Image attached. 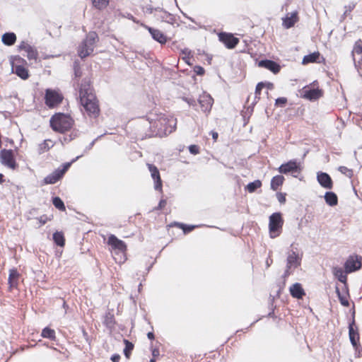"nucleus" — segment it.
<instances>
[{
  "label": "nucleus",
  "mask_w": 362,
  "mask_h": 362,
  "mask_svg": "<svg viewBox=\"0 0 362 362\" xmlns=\"http://www.w3.org/2000/svg\"><path fill=\"white\" fill-rule=\"evenodd\" d=\"M146 120L148 121L150 129H153L149 136L162 137L171 134L176 128V119L164 114H150Z\"/></svg>",
  "instance_id": "f257e3e1"
},
{
  "label": "nucleus",
  "mask_w": 362,
  "mask_h": 362,
  "mask_svg": "<svg viewBox=\"0 0 362 362\" xmlns=\"http://www.w3.org/2000/svg\"><path fill=\"white\" fill-rule=\"evenodd\" d=\"M79 98L81 104L90 117H96L100 112L95 95L93 93L90 81L85 78L79 88Z\"/></svg>",
  "instance_id": "f03ea898"
},
{
  "label": "nucleus",
  "mask_w": 362,
  "mask_h": 362,
  "mask_svg": "<svg viewBox=\"0 0 362 362\" xmlns=\"http://www.w3.org/2000/svg\"><path fill=\"white\" fill-rule=\"evenodd\" d=\"M49 122L54 132L64 133L71 129L74 121L69 115L57 113L51 117Z\"/></svg>",
  "instance_id": "7ed1b4c3"
},
{
  "label": "nucleus",
  "mask_w": 362,
  "mask_h": 362,
  "mask_svg": "<svg viewBox=\"0 0 362 362\" xmlns=\"http://www.w3.org/2000/svg\"><path fill=\"white\" fill-rule=\"evenodd\" d=\"M98 40V36L95 32H89L86 39L78 47V55L81 59L89 56L94 50V45Z\"/></svg>",
  "instance_id": "20e7f679"
},
{
  "label": "nucleus",
  "mask_w": 362,
  "mask_h": 362,
  "mask_svg": "<svg viewBox=\"0 0 362 362\" xmlns=\"http://www.w3.org/2000/svg\"><path fill=\"white\" fill-rule=\"evenodd\" d=\"M278 171L281 174L288 175L291 174L293 177L301 178L299 176L301 174L302 166L300 162L296 159H292L286 163H282L278 168Z\"/></svg>",
  "instance_id": "39448f33"
},
{
  "label": "nucleus",
  "mask_w": 362,
  "mask_h": 362,
  "mask_svg": "<svg viewBox=\"0 0 362 362\" xmlns=\"http://www.w3.org/2000/svg\"><path fill=\"white\" fill-rule=\"evenodd\" d=\"M284 224V219L280 212L273 213L269 216V229L271 238H274L279 235Z\"/></svg>",
  "instance_id": "423d86ee"
},
{
  "label": "nucleus",
  "mask_w": 362,
  "mask_h": 362,
  "mask_svg": "<svg viewBox=\"0 0 362 362\" xmlns=\"http://www.w3.org/2000/svg\"><path fill=\"white\" fill-rule=\"evenodd\" d=\"M349 337L351 344L356 351L358 349L359 347V333L358 330V327L356 325L355 322V311L353 310L352 313V320L349 324Z\"/></svg>",
  "instance_id": "0eeeda50"
},
{
  "label": "nucleus",
  "mask_w": 362,
  "mask_h": 362,
  "mask_svg": "<svg viewBox=\"0 0 362 362\" xmlns=\"http://www.w3.org/2000/svg\"><path fill=\"white\" fill-rule=\"evenodd\" d=\"M0 160L2 165L11 169L15 170L18 167L11 149H2L0 151Z\"/></svg>",
  "instance_id": "6e6552de"
},
{
  "label": "nucleus",
  "mask_w": 362,
  "mask_h": 362,
  "mask_svg": "<svg viewBox=\"0 0 362 362\" xmlns=\"http://www.w3.org/2000/svg\"><path fill=\"white\" fill-rule=\"evenodd\" d=\"M45 104L49 107L52 108L62 103L63 96L56 90L47 89L45 92Z\"/></svg>",
  "instance_id": "1a4fd4ad"
},
{
  "label": "nucleus",
  "mask_w": 362,
  "mask_h": 362,
  "mask_svg": "<svg viewBox=\"0 0 362 362\" xmlns=\"http://www.w3.org/2000/svg\"><path fill=\"white\" fill-rule=\"evenodd\" d=\"M362 257L358 255H351L344 263L346 273H351L361 269Z\"/></svg>",
  "instance_id": "9d476101"
},
{
  "label": "nucleus",
  "mask_w": 362,
  "mask_h": 362,
  "mask_svg": "<svg viewBox=\"0 0 362 362\" xmlns=\"http://www.w3.org/2000/svg\"><path fill=\"white\" fill-rule=\"evenodd\" d=\"M218 38L228 49H233L239 42L238 38L234 37L232 34L221 33Z\"/></svg>",
  "instance_id": "9b49d317"
},
{
  "label": "nucleus",
  "mask_w": 362,
  "mask_h": 362,
  "mask_svg": "<svg viewBox=\"0 0 362 362\" xmlns=\"http://www.w3.org/2000/svg\"><path fill=\"white\" fill-rule=\"evenodd\" d=\"M147 166L151 173V177L154 180V189L157 191H162L163 184L158 168L149 163L147 164Z\"/></svg>",
  "instance_id": "f8f14e48"
},
{
  "label": "nucleus",
  "mask_w": 362,
  "mask_h": 362,
  "mask_svg": "<svg viewBox=\"0 0 362 362\" xmlns=\"http://www.w3.org/2000/svg\"><path fill=\"white\" fill-rule=\"evenodd\" d=\"M302 95L304 98L313 101L322 96V90L319 88H313L305 86L303 88Z\"/></svg>",
  "instance_id": "ddd939ff"
},
{
  "label": "nucleus",
  "mask_w": 362,
  "mask_h": 362,
  "mask_svg": "<svg viewBox=\"0 0 362 362\" xmlns=\"http://www.w3.org/2000/svg\"><path fill=\"white\" fill-rule=\"evenodd\" d=\"M107 244L112 250L124 252L127 250V245L124 241L118 239L115 235H110L107 239Z\"/></svg>",
  "instance_id": "4468645a"
},
{
  "label": "nucleus",
  "mask_w": 362,
  "mask_h": 362,
  "mask_svg": "<svg viewBox=\"0 0 362 362\" xmlns=\"http://www.w3.org/2000/svg\"><path fill=\"white\" fill-rule=\"evenodd\" d=\"M302 256L293 250L288 253L286 259V266L288 268L296 269L301 264Z\"/></svg>",
  "instance_id": "2eb2a0df"
},
{
  "label": "nucleus",
  "mask_w": 362,
  "mask_h": 362,
  "mask_svg": "<svg viewBox=\"0 0 362 362\" xmlns=\"http://www.w3.org/2000/svg\"><path fill=\"white\" fill-rule=\"evenodd\" d=\"M198 103L200 105L202 110L205 113H209L211 110L214 99L210 95L204 94L199 98Z\"/></svg>",
  "instance_id": "dca6fc26"
},
{
  "label": "nucleus",
  "mask_w": 362,
  "mask_h": 362,
  "mask_svg": "<svg viewBox=\"0 0 362 362\" xmlns=\"http://www.w3.org/2000/svg\"><path fill=\"white\" fill-rule=\"evenodd\" d=\"M317 180L323 188L331 189L333 187L332 180L327 173L318 172L317 173Z\"/></svg>",
  "instance_id": "f3484780"
},
{
  "label": "nucleus",
  "mask_w": 362,
  "mask_h": 362,
  "mask_svg": "<svg viewBox=\"0 0 362 362\" xmlns=\"http://www.w3.org/2000/svg\"><path fill=\"white\" fill-rule=\"evenodd\" d=\"M259 67L264 68L271 71L274 74H277L280 71L281 66L276 62L270 59H262L258 62Z\"/></svg>",
  "instance_id": "a211bd4d"
},
{
  "label": "nucleus",
  "mask_w": 362,
  "mask_h": 362,
  "mask_svg": "<svg viewBox=\"0 0 362 362\" xmlns=\"http://www.w3.org/2000/svg\"><path fill=\"white\" fill-rule=\"evenodd\" d=\"M336 293L337 294L338 298L339 300L340 303L345 307H348L349 305V302L348 300L349 296V289L347 285H343L341 287V291L339 288V287H336Z\"/></svg>",
  "instance_id": "6ab92c4d"
},
{
  "label": "nucleus",
  "mask_w": 362,
  "mask_h": 362,
  "mask_svg": "<svg viewBox=\"0 0 362 362\" xmlns=\"http://www.w3.org/2000/svg\"><path fill=\"white\" fill-rule=\"evenodd\" d=\"M155 16L158 20H160L162 22L168 23L170 25H174L175 23V16L166 11H164L162 8H160L158 13H155Z\"/></svg>",
  "instance_id": "aec40b11"
},
{
  "label": "nucleus",
  "mask_w": 362,
  "mask_h": 362,
  "mask_svg": "<svg viewBox=\"0 0 362 362\" xmlns=\"http://www.w3.org/2000/svg\"><path fill=\"white\" fill-rule=\"evenodd\" d=\"M12 72L16 74L18 77L23 80H26L29 77V73L28 69L21 64H14L13 62H11Z\"/></svg>",
  "instance_id": "412c9836"
},
{
  "label": "nucleus",
  "mask_w": 362,
  "mask_h": 362,
  "mask_svg": "<svg viewBox=\"0 0 362 362\" xmlns=\"http://www.w3.org/2000/svg\"><path fill=\"white\" fill-rule=\"evenodd\" d=\"M145 28L148 30L154 40L158 42L160 44H165L166 42L167 37L160 30L153 28L148 25H145Z\"/></svg>",
  "instance_id": "4be33fe9"
},
{
  "label": "nucleus",
  "mask_w": 362,
  "mask_h": 362,
  "mask_svg": "<svg viewBox=\"0 0 362 362\" xmlns=\"http://www.w3.org/2000/svg\"><path fill=\"white\" fill-rule=\"evenodd\" d=\"M291 296L296 299H303L305 292L300 283L293 284L289 288Z\"/></svg>",
  "instance_id": "5701e85b"
},
{
  "label": "nucleus",
  "mask_w": 362,
  "mask_h": 362,
  "mask_svg": "<svg viewBox=\"0 0 362 362\" xmlns=\"http://www.w3.org/2000/svg\"><path fill=\"white\" fill-rule=\"evenodd\" d=\"M298 21V12L294 11L291 13L290 16L287 15L286 17L283 18V25L288 29L292 28Z\"/></svg>",
  "instance_id": "b1692460"
},
{
  "label": "nucleus",
  "mask_w": 362,
  "mask_h": 362,
  "mask_svg": "<svg viewBox=\"0 0 362 362\" xmlns=\"http://www.w3.org/2000/svg\"><path fill=\"white\" fill-rule=\"evenodd\" d=\"M19 273L16 269H10L8 279L10 288H16L18 284Z\"/></svg>",
  "instance_id": "393cba45"
},
{
  "label": "nucleus",
  "mask_w": 362,
  "mask_h": 362,
  "mask_svg": "<svg viewBox=\"0 0 362 362\" xmlns=\"http://www.w3.org/2000/svg\"><path fill=\"white\" fill-rule=\"evenodd\" d=\"M62 177V173L57 169L44 178V183L46 185L55 184Z\"/></svg>",
  "instance_id": "a878e982"
},
{
  "label": "nucleus",
  "mask_w": 362,
  "mask_h": 362,
  "mask_svg": "<svg viewBox=\"0 0 362 362\" xmlns=\"http://www.w3.org/2000/svg\"><path fill=\"white\" fill-rule=\"evenodd\" d=\"M347 274L348 273H346V270L344 271L341 267H336L333 268L334 276L344 285H347Z\"/></svg>",
  "instance_id": "bb28decb"
},
{
  "label": "nucleus",
  "mask_w": 362,
  "mask_h": 362,
  "mask_svg": "<svg viewBox=\"0 0 362 362\" xmlns=\"http://www.w3.org/2000/svg\"><path fill=\"white\" fill-rule=\"evenodd\" d=\"M324 198L325 202L330 206H334L338 204L337 195L334 192H326Z\"/></svg>",
  "instance_id": "cd10ccee"
},
{
  "label": "nucleus",
  "mask_w": 362,
  "mask_h": 362,
  "mask_svg": "<svg viewBox=\"0 0 362 362\" xmlns=\"http://www.w3.org/2000/svg\"><path fill=\"white\" fill-rule=\"evenodd\" d=\"M2 42L7 46H11L16 41V35L14 33H5L1 37Z\"/></svg>",
  "instance_id": "c85d7f7f"
},
{
  "label": "nucleus",
  "mask_w": 362,
  "mask_h": 362,
  "mask_svg": "<svg viewBox=\"0 0 362 362\" xmlns=\"http://www.w3.org/2000/svg\"><path fill=\"white\" fill-rule=\"evenodd\" d=\"M284 180L283 175H278L274 176L271 180V189L274 191H276L279 187L283 185Z\"/></svg>",
  "instance_id": "c756f323"
},
{
  "label": "nucleus",
  "mask_w": 362,
  "mask_h": 362,
  "mask_svg": "<svg viewBox=\"0 0 362 362\" xmlns=\"http://www.w3.org/2000/svg\"><path fill=\"white\" fill-rule=\"evenodd\" d=\"M320 54L318 52H315L310 54L304 56L302 63L303 64H307L309 63L317 62L320 58Z\"/></svg>",
  "instance_id": "7c9ffc66"
},
{
  "label": "nucleus",
  "mask_w": 362,
  "mask_h": 362,
  "mask_svg": "<svg viewBox=\"0 0 362 362\" xmlns=\"http://www.w3.org/2000/svg\"><path fill=\"white\" fill-rule=\"evenodd\" d=\"M53 240L54 243L59 246L64 247L65 245V238L62 232L56 231L53 233Z\"/></svg>",
  "instance_id": "2f4dec72"
},
{
  "label": "nucleus",
  "mask_w": 362,
  "mask_h": 362,
  "mask_svg": "<svg viewBox=\"0 0 362 362\" xmlns=\"http://www.w3.org/2000/svg\"><path fill=\"white\" fill-rule=\"evenodd\" d=\"M352 58L358 75L362 77V54L352 56Z\"/></svg>",
  "instance_id": "473e14b6"
},
{
  "label": "nucleus",
  "mask_w": 362,
  "mask_h": 362,
  "mask_svg": "<svg viewBox=\"0 0 362 362\" xmlns=\"http://www.w3.org/2000/svg\"><path fill=\"white\" fill-rule=\"evenodd\" d=\"M262 186V182L260 180H257L253 182H251L247 185L245 187V189L248 191L250 193L255 192L258 188Z\"/></svg>",
  "instance_id": "72a5a7b5"
},
{
  "label": "nucleus",
  "mask_w": 362,
  "mask_h": 362,
  "mask_svg": "<svg viewBox=\"0 0 362 362\" xmlns=\"http://www.w3.org/2000/svg\"><path fill=\"white\" fill-rule=\"evenodd\" d=\"M41 336L44 338H47L51 340H54L56 338L55 332L54 329L47 327H45L41 333Z\"/></svg>",
  "instance_id": "f704fd0d"
},
{
  "label": "nucleus",
  "mask_w": 362,
  "mask_h": 362,
  "mask_svg": "<svg viewBox=\"0 0 362 362\" xmlns=\"http://www.w3.org/2000/svg\"><path fill=\"white\" fill-rule=\"evenodd\" d=\"M26 53H27V57L28 59L31 60V59H37V56H38V52H37V50L36 49L35 47H34L33 46H31L30 45L29 47H27V49L25 51Z\"/></svg>",
  "instance_id": "c9c22d12"
},
{
  "label": "nucleus",
  "mask_w": 362,
  "mask_h": 362,
  "mask_svg": "<svg viewBox=\"0 0 362 362\" xmlns=\"http://www.w3.org/2000/svg\"><path fill=\"white\" fill-rule=\"evenodd\" d=\"M52 204L57 209L60 211H65V205L62 199L59 197H54L52 199Z\"/></svg>",
  "instance_id": "e433bc0d"
},
{
  "label": "nucleus",
  "mask_w": 362,
  "mask_h": 362,
  "mask_svg": "<svg viewBox=\"0 0 362 362\" xmlns=\"http://www.w3.org/2000/svg\"><path fill=\"white\" fill-rule=\"evenodd\" d=\"M175 225L182 229L185 234L188 233L193 230L194 228L199 227V226L197 225H187L181 223H175Z\"/></svg>",
  "instance_id": "4c0bfd02"
},
{
  "label": "nucleus",
  "mask_w": 362,
  "mask_h": 362,
  "mask_svg": "<svg viewBox=\"0 0 362 362\" xmlns=\"http://www.w3.org/2000/svg\"><path fill=\"white\" fill-rule=\"evenodd\" d=\"M356 7V3L350 2L348 5L344 6V12L341 17V21H344L345 18L350 14V13Z\"/></svg>",
  "instance_id": "58836bf2"
},
{
  "label": "nucleus",
  "mask_w": 362,
  "mask_h": 362,
  "mask_svg": "<svg viewBox=\"0 0 362 362\" xmlns=\"http://www.w3.org/2000/svg\"><path fill=\"white\" fill-rule=\"evenodd\" d=\"M361 54H362V41L359 40L354 45L351 55L358 56Z\"/></svg>",
  "instance_id": "ea45409f"
},
{
  "label": "nucleus",
  "mask_w": 362,
  "mask_h": 362,
  "mask_svg": "<svg viewBox=\"0 0 362 362\" xmlns=\"http://www.w3.org/2000/svg\"><path fill=\"white\" fill-rule=\"evenodd\" d=\"M125 348L124 349V354L127 358H129L132 351L134 349V344L127 339H124Z\"/></svg>",
  "instance_id": "a19ab883"
},
{
  "label": "nucleus",
  "mask_w": 362,
  "mask_h": 362,
  "mask_svg": "<svg viewBox=\"0 0 362 362\" xmlns=\"http://www.w3.org/2000/svg\"><path fill=\"white\" fill-rule=\"evenodd\" d=\"M93 6L98 9H103L108 4V0H91Z\"/></svg>",
  "instance_id": "79ce46f5"
},
{
  "label": "nucleus",
  "mask_w": 362,
  "mask_h": 362,
  "mask_svg": "<svg viewBox=\"0 0 362 362\" xmlns=\"http://www.w3.org/2000/svg\"><path fill=\"white\" fill-rule=\"evenodd\" d=\"M83 155L78 156L76 158L73 159L71 162L70 163H65L62 165V168H58V171L62 173V175L64 176V173L68 170V169L70 168L72 163L77 160L79 158L82 157Z\"/></svg>",
  "instance_id": "37998d69"
},
{
  "label": "nucleus",
  "mask_w": 362,
  "mask_h": 362,
  "mask_svg": "<svg viewBox=\"0 0 362 362\" xmlns=\"http://www.w3.org/2000/svg\"><path fill=\"white\" fill-rule=\"evenodd\" d=\"M338 170L349 178H351L354 175L353 170L346 166H339Z\"/></svg>",
  "instance_id": "c03bdc74"
},
{
  "label": "nucleus",
  "mask_w": 362,
  "mask_h": 362,
  "mask_svg": "<svg viewBox=\"0 0 362 362\" xmlns=\"http://www.w3.org/2000/svg\"><path fill=\"white\" fill-rule=\"evenodd\" d=\"M160 8L161 7H160V6L153 7L151 5H147L145 6V12L148 13L149 14H152L153 12H156V13H158Z\"/></svg>",
  "instance_id": "a18cd8bd"
},
{
  "label": "nucleus",
  "mask_w": 362,
  "mask_h": 362,
  "mask_svg": "<svg viewBox=\"0 0 362 362\" xmlns=\"http://www.w3.org/2000/svg\"><path fill=\"white\" fill-rule=\"evenodd\" d=\"M264 88V82H259L257 83V85L256 86V88H255V98H258L259 99L260 98V94H261V90H262V88Z\"/></svg>",
  "instance_id": "49530a36"
},
{
  "label": "nucleus",
  "mask_w": 362,
  "mask_h": 362,
  "mask_svg": "<svg viewBox=\"0 0 362 362\" xmlns=\"http://www.w3.org/2000/svg\"><path fill=\"white\" fill-rule=\"evenodd\" d=\"M182 100L185 101L189 106H192L194 108H195V110H197V101L195 100L194 98L189 97H183Z\"/></svg>",
  "instance_id": "de8ad7c7"
},
{
  "label": "nucleus",
  "mask_w": 362,
  "mask_h": 362,
  "mask_svg": "<svg viewBox=\"0 0 362 362\" xmlns=\"http://www.w3.org/2000/svg\"><path fill=\"white\" fill-rule=\"evenodd\" d=\"M74 76L76 78L81 76V67L76 62H75L74 63Z\"/></svg>",
  "instance_id": "09e8293b"
},
{
  "label": "nucleus",
  "mask_w": 362,
  "mask_h": 362,
  "mask_svg": "<svg viewBox=\"0 0 362 362\" xmlns=\"http://www.w3.org/2000/svg\"><path fill=\"white\" fill-rule=\"evenodd\" d=\"M287 103V99L284 97L278 98L276 99L275 105L279 107H284Z\"/></svg>",
  "instance_id": "8fccbe9b"
},
{
  "label": "nucleus",
  "mask_w": 362,
  "mask_h": 362,
  "mask_svg": "<svg viewBox=\"0 0 362 362\" xmlns=\"http://www.w3.org/2000/svg\"><path fill=\"white\" fill-rule=\"evenodd\" d=\"M189 151L193 155H197L199 153V148L197 145H190L189 146Z\"/></svg>",
  "instance_id": "3c124183"
},
{
  "label": "nucleus",
  "mask_w": 362,
  "mask_h": 362,
  "mask_svg": "<svg viewBox=\"0 0 362 362\" xmlns=\"http://www.w3.org/2000/svg\"><path fill=\"white\" fill-rule=\"evenodd\" d=\"M11 62H13L14 64H21V65L26 63V61L19 56L14 57L13 60H12Z\"/></svg>",
  "instance_id": "603ef678"
},
{
  "label": "nucleus",
  "mask_w": 362,
  "mask_h": 362,
  "mask_svg": "<svg viewBox=\"0 0 362 362\" xmlns=\"http://www.w3.org/2000/svg\"><path fill=\"white\" fill-rule=\"evenodd\" d=\"M270 306H271V311L268 314V317H274V309L275 307H274V298L270 296Z\"/></svg>",
  "instance_id": "864d4df0"
},
{
  "label": "nucleus",
  "mask_w": 362,
  "mask_h": 362,
  "mask_svg": "<svg viewBox=\"0 0 362 362\" xmlns=\"http://www.w3.org/2000/svg\"><path fill=\"white\" fill-rule=\"evenodd\" d=\"M114 317L113 315L107 316L105 320V323L107 327H112L114 325Z\"/></svg>",
  "instance_id": "5fc2aeb1"
},
{
  "label": "nucleus",
  "mask_w": 362,
  "mask_h": 362,
  "mask_svg": "<svg viewBox=\"0 0 362 362\" xmlns=\"http://www.w3.org/2000/svg\"><path fill=\"white\" fill-rule=\"evenodd\" d=\"M276 197H277L278 201L281 204H284L286 202V194H283L281 192H278L276 194Z\"/></svg>",
  "instance_id": "6e6d98bb"
},
{
  "label": "nucleus",
  "mask_w": 362,
  "mask_h": 362,
  "mask_svg": "<svg viewBox=\"0 0 362 362\" xmlns=\"http://www.w3.org/2000/svg\"><path fill=\"white\" fill-rule=\"evenodd\" d=\"M204 71V69L201 66H196L194 67V72L199 76L203 75Z\"/></svg>",
  "instance_id": "4d7b16f0"
},
{
  "label": "nucleus",
  "mask_w": 362,
  "mask_h": 362,
  "mask_svg": "<svg viewBox=\"0 0 362 362\" xmlns=\"http://www.w3.org/2000/svg\"><path fill=\"white\" fill-rule=\"evenodd\" d=\"M51 141L50 140H45L44 141L43 143H42L40 145V148L41 150H43V151H46V150H49V146L48 144V142H50Z\"/></svg>",
  "instance_id": "13d9d810"
},
{
  "label": "nucleus",
  "mask_w": 362,
  "mask_h": 362,
  "mask_svg": "<svg viewBox=\"0 0 362 362\" xmlns=\"http://www.w3.org/2000/svg\"><path fill=\"white\" fill-rule=\"evenodd\" d=\"M30 45L27 42L22 41L21 44L18 45V49L19 50H24L25 51L27 49V47H29Z\"/></svg>",
  "instance_id": "bf43d9fd"
},
{
  "label": "nucleus",
  "mask_w": 362,
  "mask_h": 362,
  "mask_svg": "<svg viewBox=\"0 0 362 362\" xmlns=\"http://www.w3.org/2000/svg\"><path fill=\"white\" fill-rule=\"evenodd\" d=\"M101 136H98L95 139H94L93 141H92L89 144V145H88V146H87L86 147V148H85V152H87V151H90V150L93 148V146H94L95 141H96V140H98V139L99 138H100Z\"/></svg>",
  "instance_id": "052dcab7"
},
{
  "label": "nucleus",
  "mask_w": 362,
  "mask_h": 362,
  "mask_svg": "<svg viewBox=\"0 0 362 362\" xmlns=\"http://www.w3.org/2000/svg\"><path fill=\"white\" fill-rule=\"evenodd\" d=\"M166 204H167V202L165 199H161L159 202V204H158V206L156 208V209L160 210V209H163L164 206L166 205Z\"/></svg>",
  "instance_id": "680f3d73"
},
{
  "label": "nucleus",
  "mask_w": 362,
  "mask_h": 362,
  "mask_svg": "<svg viewBox=\"0 0 362 362\" xmlns=\"http://www.w3.org/2000/svg\"><path fill=\"white\" fill-rule=\"evenodd\" d=\"M292 268H288V267H286V270L283 274V278L286 279L287 278L288 276H289L291 273H292V271H291Z\"/></svg>",
  "instance_id": "e2e57ef3"
},
{
  "label": "nucleus",
  "mask_w": 362,
  "mask_h": 362,
  "mask_svg": "<svg viewBox=\"0 0 362 362\" xmlns=\"http://www.w3.org/2000/svg\"><path fill=\"white\" fill-rule=\"evenodd\" d=\"M110 359L112 362H119L120 360V356L117 354H115L111 356Z\"/></svg>",
  "instance_id": "0e129e2a"
},
{
  "label": "nucleus",
  "mask_w": 362,
  "mask_h": 362,
  "mask_svg": "<svg viewBox=\"0 0 362 362\" xmlns=\"http://www.w3.org/2000/svg\"><path fill=\"white\" fill-rule=\"evenodd\" d=\"M264 88L267 89L272 90L274 88V84L271 82H264Z\"/></svg>",
  "instance_id": "69168bd1"
},
{
  "label": "nucleus",
  "mask_w": 362,
  "mask_h": 362,
  "mask_svg": "<svg viewBox=\"0 0 362 362\" xmlns=\"http://www.w3.org/2000/svg\"><path fill=\"white\" fill-rule=\"evenodd\" d=\"M152 355H153V358H155L156 357H157L159 355L158 349H153L152 351Z\"/></svg>",
  "instance_id": "338daca9"
},
{
  "label": "nucleus",
  "mask_w": 362,
  "mask_h": 362,
  "mask_svg": "<svg viewBox=\"0 0 362 362\" xmlns=\"http://www.w3.org/2000/svg\"><path fill=\"white\" fill-rule=\"evenodd\" d=\"M147 337H148V338L150 340H153V339H154V338H155V335H154L153 332H149L147 334Z\"/></svg>",
  "instance_id": "774afa93"
}]
</instances>
